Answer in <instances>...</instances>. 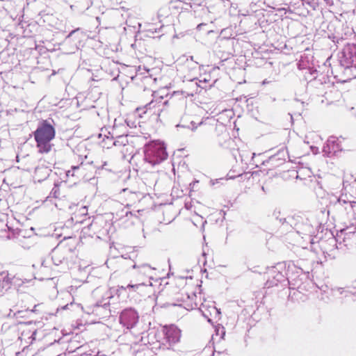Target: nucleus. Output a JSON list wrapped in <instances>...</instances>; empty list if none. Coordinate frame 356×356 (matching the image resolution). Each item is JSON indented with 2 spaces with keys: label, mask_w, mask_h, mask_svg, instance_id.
<instances>
[{
  "label": "nucleus",
  "mask_w": 356,
  "mask_h": 356,
  "mask_svg": "<svg viewBox=\"0 0 356 356\" xmlns=\"http://www.w3.org/2000/svg\"><path fill=\"white\" fill-rule=\"evenodd\" d=\"M339 61L347 79L356 78V44L348 43L339 54Z\"/></svg>",
  "instance_id": "f257e3e1"
},
{
  "label": "nucleus",
  "mask_w": 356,
  "mask_h": 356,
  "mask_svg": "<svg viewBox=\"0 0 356 356\" xmlns=\"http://www.w3.org/2000/svg\"><path fill=\"white\" fill-rule=\"evenodd\" d=\"M167 156L168 154L163 143L152 142L145 147L144 160L152 166L161 163Z\"/></svg>",
  "instance_id": "f03ea898"
},
{
  "label": "nucleus",
  "mask_w": 356,
  "mask_h": 356,
  "mask_svg": "<svg viewBox=\"0 0 356 356\" xmlns=\"http://www.w3.org/2000/svg\"><path fill=\"white\" fill-rule=\"evenodd\" d=\"M133 268L136 270V274L139 277V282L136 284H129L126 287L122 286V289H133L136 290L140 286L146 285L147 283L143 280L145 278L152 279L154 276V268L151 267L149 264H143L141 265H134Z\"/></svg>",
  "instance_id": "7ed1b4c3"
},
{
  "label": "nucleus",
  "mask_w": 356,
  "mask_h": 356,
  "mask_svg": "<svg viewBox=\"0 0 356 356\" xmlns=\"http://www.w3.org/2000/svg\"><path fill=\"white\" fill-rule=\"evenodd\" d=\"M168 104V101H151L143 107L136 108V113L140 118L143 115L149 113L150 115H155L157 118L160 116L161 113L165 111V106Z\"/></svg>",
  "instance_id": "20e7f679"
},
{
  "label": "nucleus",
  "mask_w": 356,
  "mask_h": 356,
  "mask_svg": "<svg viewBox=\"0 0 356 356\" xmlns=\"http://www.w3.org/2000/svg\"><path fill=\"white\" fill-rule=\"evenodd\" d=\"M298 68L300 70H305V78L306 79H309V81L312 83L313 85H317L318 83H323V80L325 83L326 78L323 76L321 78H319L318 76V71L311 66L309 63V59L307 56H301L300 60L298 63Z\"/></svg>",
  "instance_id": "39448f33"
},
{
  "label": "nucleus",
  "mask_w": 356,
  "mask_h": 356,
  "mask_svg": "<svg viewBox=\"0 0 356 356\" xmlns=\"http://www.w3.org/2000/svg\"><path fill=\"white\" fill-rule=\"evenodd\" d=\"M138 319L139 316L138 312L131 307L122 310L120 315V324L127 330L134 327L138 323Z\"/></svg>",
  "instance_id": "423d86ee"
},
{
  "label": "nucleus",
  "mask_w": 356,
  "mask_h": 356,
  "mask_svg": "<svg viewBox=\"0 0 356 356\" xmlns=\"http://www.w3.org/2000/svg\"><path fill=\"white\" fill-rule=\"evenodd\" d=\"M341 141L339 138L332 136H330L323 147V155L327 157L338 156L343 150Z\"/></svg>",
  "instance_id": "0eeeda50"
},
{
  "label": "nucleus",
  "mask_w": 356,
  "mask_h": 356,
  "mask_svg": "<svg viewBox=\"0 0 356 356\" xmlns=\"http://www.w3.org/2000/svg\"><path fill=\"white\" fill-rule=\"evenodd\" d=\"M54 136V128L46 121L40 124L34 132L35 139L51 140Z\"/></svg>",
  "instance_id": "6e6552de"
},
{
  "label": "nucleus",
  "mask_w": 356,
  "mask_h": 356,
  "mask_svg": "<svg viewBox=\"0 0 356 356\" xmlns=\"http://www.w3.org/2000/svg\"><path fill=\"white\" fill-rule=\"evenodd\" d=\"M294 228L296 229L297 233L304 236H302V238L305 236L309 241L310 243L314 244L315 243V228L309 222H297L294 225Z\"/></svg>",
  "instance_id": "1a4fd4ad"
},
{
  "label": "nucleus",
  "mask_w": 356,
  "mask_h": 356,
  "mask_svg": "<svg viewBox=\"0 0 356 356\" xmlns=\"http://www.w3.org/2000/svg\"><path fill=\"white\" fill-rule=\"evenodd\" d=\"M164 333V340L170 346L178 343L180 340L181 330L174 325L165 327Z\"/></svg>",
  "instance_id": "9d476101"
},
{
  "label": "nucleus",
  "mask_w": 356,
  "mask_h": 356,
  "mask_svg": "<svg viewBox=\"0 0 356 356\" xmlns=\"http://www.w3.org/2000/svg\"><path fill=\"white\" fill-rule=\"evenodd\" d=\"M286 275L289 284L293 286H298L302 279L301 277L304 276L302 270L295 265L288 266Z\"/></svg>",
  "instance_id": "9b49d317"
},
{
  "label": "nucleus",
  "mask_w": 356,
  "mask_h": 356,
  "mask_svg": "<svg viewBox=\"0 0 356 356\" xmlns=\"http://www.w3.org/2000/svg\"><path fill=\"white\" fill-rule=\"evenodd\" d=\"M267 276L266 286L268 288L277 286L279 283L285 280L284 275L275 267H273L268 271Z\"/></svg>",
  "instance_id": "f8f14e48"
},
{
  "label": "nucleus",
  "mask_w": 356,
  "mask_h": 356,
  "mask_svg": "<svg viewBox=\"0 0 356 356\" xmlns=\"http://www.w3.org/2000/svg\"><path fill=\"white\" fill-rule=\"evenodd\" d=\"M111 296H108L106 298H103L101 301L97 302L92 310V312L102 317H107L111 315V311L109 309L110 302L108 300Z\"/></svg>",
  "instance_id": "ddd939ff"
},
{
  "label": "nucleus",
  "mask_w": 356,
  "mask_h": 356,
  "mask_svg": "<svg viewBox=\"0 0 356 356\" xmlns=\"http://www.w3.org/2000/svg\"><path fill=\"white\" fill-rule=\"evenodd\" d=\"M286 157V151L285 149H280L277 154L270 156L266 162L273 167H276L284 163Z\"/></svg>",
  "instance_id": "4468645a"
},
{
  "label": "nucleus",
  "mask_w": 356,
  "mask_h": 356,
  "mask_svg": "<svg viewBox=\"0 0 356 356\" xmlns=\"http://www.w3.org/2000/svg\"><path fill=\"white\" fill-rule=\"evenodd\" d=\"M12 279L6 271L0 273V296H3L11 286Z\"/></svg>",
  "instance_id": "2eb2a0df"
},
{
  "label": "nucleus",
  "mask_w": 356,
  "mask_h": 356,
  "mask_svg": "<svg viewBox=\"0 0 356 356\" xmlns=\"http://www.w3.org/2000/svg\"><path fill=\"white\" fill-rule=\"evenodd\" d=\"M65 259V251L58 249L53 250L51 253V259L56 266H58L63 263Z\"/></svg>",
  "instance_id": "dca6fc26"
},
{
  "label": "nucleus",
  "mask_w": 356,
  "mask_h": 356,
  "mask_svg": "<svg viewBox=\"0 0 356 356\" xmlns=\"http://www.w3.org/2000/svg\"><path fill=\"white\" fill-rule=\"evenodd\" d=\"M40 153H48L51 149V140L35 139Z\"/></svg>",
  "instance_id": "f3484780"
},
{
  "label": "nucleus",
  "mask_w": 356,
  "mask_h": 356,
  "mask_svg": "<svg viewBox=\"0 0 356 356\" xmlns=\"http://www.w3.org/2000/svg\"><path fill=\"white\" fill-rule=\"evenodd\" d=\"M111 141H112V145L115 146H124L128 143V138L127 135H120L115 138L111 135Z\"/></svg>",
  "instance_id": "a211bd4d"
},
{
  "label": "nucleus",
  "mask_w": 356,
  "mask_h": 356,
  "mask_svg": "<svg viewBox=\"0 0 356 356\" xmlns=\"http://www.w3.org/2000/svg\"><path fill=\"white\" fill-rule=\"evenodd\" d=\"M225 335V330L224 327L218 326L216 328V334L212 335L211 340L213 343H214L217 341H223L224 337Z\"/></svg>",
  "instance_id": "6ab92c4d"
},
{
  "label": "nucleus",
  "mask_w": 356,
  "mask_h": 356,
  "mask_svg": "<svg viewBox=\"0 0 356 356\" xmlns=\"http://www.w3.org/2000/svg\"><path fill=\"white\" fill-rule=\"evenodd\" d=\"M223 341H217L213 343V355L216 354L224 353L227 351L226 346Z\"/></svg>",
  "instance_id": "aec40b11"
},
{
  "label": "nucleus",
  "mask_w": 356,
  "mask_h": 356,
  "mask_svg": "<svg viewBox=\"0 0 356 356\" xmlns=\"http://www.w3.org/2000/svg\"><path fill=\"white\" fill-rule=\"evenodd\" d=\"M87 165V163H83L81 162L78 165H72L70 170H68L67 172V175L70 176L71 175L72 176L74 175L75 172L81 171L80 174H83V171L86 170V166Z\"/></svg>",
  "instance_id": "412c9836"
},
{
  "label": "nucleus",
  "mask_w": 356,
  "mask_h": 356,
  "mask_svg": "<svg viewBox=\"0 0 356 356\" xmlns=\"http://www.w3.org/2000/svg\"><path fill=\"white\" fill-rule=\"evenodd\" d=\"M280 214L281 213L280 211H275L273 213V215L280 221V223H282V225H284V223H287V224H289L292 227L293 226L292 221L293 220V218L291 217V216H289L287 218L280 217Z\"/></svg>",
  "instance_id": "4be33fe9"
},
{
  "label": "nucleus",
  "mask_w": 356,
  "mask_h": 356,
  "mask_svg": "<svg viewBox=\"0 0 356 356\" xmlns=\"http://www.w3.org/2000/svg\"><path fill=\"white\" fill-rule=\"evenodd\" d=\"M347 293H348V291H346L343 288L336 287V288L332 289V294L334 296L337 297V296H339L340 295H343V294H344L345 296H347Z\"/></svg>",
  "instance_id": "5701e85b"
},
{
  "label": "nucleus",
  "mask_w": 356,
  "mask_h": 356,
  "mask_svg": "<svg viewBox=\"0 0 356 356\" xmlns=\"http://www.w3.org/2000/svg\"><path fill=\"white\" fill-rule=\"evenodd\" d=\"M111 136L104 135V138L102 140L103 147L110 148L111 146L113 145H112V141H111Z\"/></svg>",
  "instance_id": "b1692460"
},
{
  "label": "nucleus",
  "mask_w": 356,
  "mask_h": 356,
  "mask_svg": "<svg viewBox=\"0 0 356 356\" xmlns=\"http://www.w3.org/2000/svg\"><path fill=\"white\" fill-rule=\"evenodd\" d=\"M97 227V223L96 222L92 221L90 225L87 227H83V232L84 233H88V231L94 230Z\"/></svg>",
  "instance_id": "393cba45"
},
{
  "label": "nucleus",
  "mask_w": 356,
  "mask_h": 356,
  "mask_svg": "<svg viewBox=\"0 0 356 356\" xmlns=\"http://www.w3.org/2000/svg\"><path fill=\"white\" fill-rule=\"evenodd\" d=\"M58 193V189L56 187H54L51 192V194L53 195L54 197H57V193Z\"/></svg>",
  "instance_id": "a878e982"
},
{
  "label": "nucleus",
  "mask_w": 356,
  "mask_h": 356,
  "mask_svg": "<svg viewBox=\"0 0 356 356\" xmlns=\"http://www.w3.org/2000/svg\"><path fill=\"white\" fill-rule=\"evenodd\" d=\"M191 127L188 126V128L191 129L192 130H195L197 129V126H195V123L192 121L191 122Z\"/></svg>",
  "instance_id": "bb28decb"
},
{
  "label": "nucleus",
  "mask_w": 356,
  "mask_h": 356,
  "mask_svg": "<svg viewBox=\"0 0 356 356\" xmlns=\"http://www.w3.org/2000/svg\"><path fill=\"white\" fill-rule=\"evenodd\" d=\"M107 165H108V163H107L106 161H105V162H104V163L102 164V169H106V170H109L108 168H106V167H107Z\"/></svg>",
  "instance_id": "cd10ccee"
},
{
  "label": "nucleus",
  "mask_w": 356,
  "mask_h": 356,
  "mask_svg": "<svg viewBox=\"0 0 356 356\" xmlns=\"http://www.w3.org/2000/svg\"><path fill=\"white\" fill-rule=\"evenodd\" d=\"M122 212H124L125 213V216L127 217L129 214H130L131 216H132V213L131 211H129L127 209L126 210H122Z\"/></svg>",
  "instance_id": "c85d7f7f"
},
{
  "label": "nucleus",
  "mask_w": 356,
  "mask_h": 356,
  "mask_svg": "<svg viewBox=\"0 0 356 356\" xmlns=\"http://www.w3.org/2000/svg\"><path fill=\"white\" fill-rule=\"evenodd\" d=\"M95 356H107L106 354L103 353L102 351H98Z\"/></svg>",
  "instance_id": "c756f323"
},
{
  "label": "nucleus",
  "mask_w": 356,
  "mask_h": 356,
  "mask_svg": "<svg viewBox=\"0 0 356 356\" xmlns=\"http://www.w3.org/2000/svg\"><path fill=\"white\" fill-rule=\"evenodd\" d=\"M78 30H79V29L72 31L69 33V35H67V38L71 37V36L72 35V34H73L74 33H75V32H76V31H78Z\"/></svg>",
  "instance_id": "7c9ffc66"
},
{
  "label": "nucleus",
  "mask_w": 356,
  "mask_h": 356,
  "mask_svg": "<svg viewBox=\"0 0 356 356\" xmlns=\"http://www.w3.org/2000/svg\"><path fill=\"white\" fill-rule=\"evenodd\" d=\"M330 243H334V245H336V239L334 238H332L330 239Z\"/></svg>",
  "instance_id": "2f4dec72"
},
{
  "label": "nucleus",
  "mask_w": 356,
  "mask_h": 356,
  "mask_svg": "<svg viewBox=\"0 0 356 356\" xmlns=\"http://www.w3.org/2000/svg\"><path fill=\"white\" fill-rule=\"evenodd\" d=\"M68 307H69V304H67V305L61 307V309H67L68 308Z\"/></svg>",
  "instance_id": "473e14b6"
},
{
  "label": "nucleus",
  "mask_w": 356,
  "mask_h": 356,
  "mask_svg": "<svg viewBox=\"0 0 356 356\" xmlns=\"http://www.w3.org/2000/svg\"><path fill=\"white\" fill-rule=\"evenodd\" d=\"M171 305H173V306H181V303H172L170 304Z\"/></svg>",
  "instance_id": "72a5a7b5"
},
{
  "label": "nucleus",
  "mask_w": 356,
  "mask_h": 356,
  "mask_svg": "<svg viewBox=\"0 0 356 356\" xmlns=\"http://www.w3.org/2000/svg\"><path fill=\"white\" fill-rule=\"evenodd\" d=\"M202 25V24H198V25H197V29H200V26H201Z\"/></svg>",
  "instance_id": "f704fd0d"
},
{
  "label": "nucleus",
  "mask_w": 356,
  "mask_h": 356,
  "mask_svg": "<svg viewBox=\"0 0 356 356\" xmlns=\"http://www.w3.org/2000/svg\"><path fill=\"white\" fill-rule=\"evenodd\" d=\"M82 210H83V212H85V211H86L87 209H86V207H83V208H82Z\"/></svg>",
  "instance_id": "c9c22d12"
},
{
  "label": "nucleus",
  "mask_w": 356,
  "mask_h": 356,
  "mask_svg": "<svg viewBox=\"0 0 356 356\" xmlns=\"http://www.w3.org/2000/svg\"><path fill=\"white\" fill-rule=\"evenodd\" d=\"M102 136V134H99V137L101 138Z\"/></svg>",
  "instance_id": "e433bc0d"
},
{
  "label": "nucleus",
  "mask_w": 356,
  "mask_h": 356,
  "mask_svg": "<svg viewBox=\"0 0 356 356\" xmlns=\"http://www.w3.org/2000/svg\"><path fill=\"white\" fill-rule=\"evenodd\" d=\"M195 307H197V303L195 302Z\"/></svg>",
  "instance_id": "4c0bfd02"
},
{
  "label": "nucleus",
  "mask_w": 356,
  "mask_h": 356,
  "mask_svg": "<svg viewBox=\"0 0 356 356\" xmlns=\"http://www.w3.org/2000/svg\"><path fill=\"white\" fill-rule=\"evenodd\" d=\"M354 206H356V202H354Z\"/></svg>",
  "instance_id": "58836bf2"
}]
</instances>
